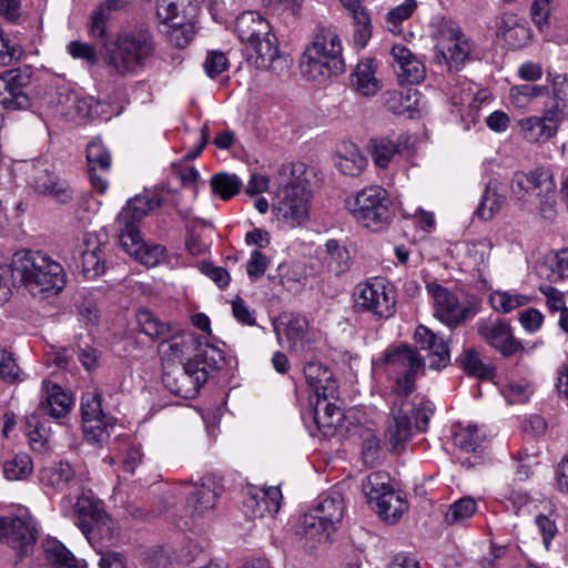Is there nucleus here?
<instances>
[{"mask_svg": "<svg viewBox=\"0 0 568 568\" xmlns=\"http://www.w3.org/2000/svg\"><path fill=\"white\" fill-rule=\"evenodd\" d=\"M11 275L33 296L60 293L67 278L62 265L38 251H20L13 255Z\"/></svg>", "mask_w": 568, "mask_h": 568, "instance_id": "nucleus-1", "label": "nucleus"}, {"mask_svg": "<svg viewBox=\"0 0 568 568\" xmlns=\"http://www.w3.org/2000/svg\"><path fill=\"white\" fill-rule=\"evenodd\" d=\"M342 53L343 45L337 29L332 24L320 23L301 58V72L308 80L317 82L343 73L345 64Z\"/></svg>", "mask_w": 568, "mask_h": 568, "instance_id": "nucleus-2", "label": "nucleus"}, {"mask_svg": "<svg viewBox=\"0 0 568 568\" xmlns=\"http://www.w3.org/2000/svg\"><path fill=\"white\" fill-rule=\"evenodd\" d=\"M154 52V41L148 28L136 27L113 41L104 43L103 60L115 73H134Z\"/></svg>", "mask_w": 568, "mask_h": 568, "instance_id": "nucleus-3", "label": "nucleus"}, {"mask_svg": "<svg viewBox=\"0 0 568 568\" xmlns=\"http://www.w3.org/2000/svg\"><path fill=\"white\" fill-rule=\"evenodd\" d=\"M430 38L434 44V63L449 72L459 71L469 60L473 51L470 39L459 24L444 17L433 19Z\"/></svg>", "mask_w": 568, "mask_h": 568, "instance_id": "nucleus-4", "label": "nucleus"}, {"mask_svg": "<svg viewBox=\"0 0 568 568\" xmlns=\"http://www.w3.org/2000/svg\"><path fill=\"white\" fill-rule=\"evenodd\" d=\"M346 211L364 227L381 231L393 219L392 200L385 189L369 185L345 200Z\"/></svg>", "mask_w": 568, "mask_h": 568, "instance_id": "nucleus-5", "label": "nucleus"}, {"mask_svg": "<svg viewBox=\"0 0 568 568\" xmlns=\"http://www.w3.org/2000/svg\"><path fill=\"white\" fill-rule=\"evenodd\" d=\"M397 397L392 408V422L386 429V437L393 448L410 437L413 422L418 430L424 432L435 408L430 400L419 399L418 403H412L405 399L407 396Z\"/></svg>", "mask_w": 568, "mask_h": 568, "instance_id": "nucleus-6", "label": "nucleus"}, {"mask_svg": "<svg viewBox=\"0 0 568 568\" xmlns=\"http://www.w3.org/2000/svg\"><path fill=\"white\" fill-rule=\"evenodd\" d=\"M161 357L164 365L204 359L210 365H219L222 353L219 348L201 342L194 334L183 332L163 341L160 345Z\"/></svg>", "mask_w": 568, "mask_h": 568, "instance_id": "nucleus-7", "label": "nucleus"}, {"mask_svg": "<svg viewBox=\"0 0 568 568\" xmlns=\"http://www.w3.org/2000/svg\"><path fill=\"white\" fill-rule=\"evenodd\" d=\"M395 290L383 278L373 277L355 287L354 307L357 312L369 313L377 320L389 318L395 313Z\"/></svg>", "mask_w": 568, "mask_h": 568, "instance_id": "nucleus-8", "label": "nucleus"}, {"mask_svg": "<svg viewBox=\"0 0 568 568\" xmlns=\"http://www.w3.org/2000/svg\"><path fill=\"white\" fill-rule=\"evenodd\" d=\"M426 290L433 301L434 316L450 328L464 324L478 313L475 301L462 302L456 293L435 281L428 282Z\"/></svg>", "mask_w": 568, "mask_h": 568, "instance_id": "nucleus-9", "label": "nucleus"}, {"mask_svg": "<svg viewBox=\"0 0 568 568\" xmlns=\"http://www.w3.org/2000/svg\"><path fill=\"white\" fill-rule=\"evenodd\" d=\"M219 365H210L207 361L199 359L183 363V366H176L165 371L162 381L165 387L183 398H194L200 388L206 383L211 371Z\"/></svg>", "mask_w": 568, "mask_h": 568, "instance_id": "nucleus-10", "label": "nucleus"}, {"mask_svg": "<svg viewBox=\"0 0 568 568\" xmlns=\"http://www.w3.org/2000/svg\"><path fill=\"white\" fill-rule=\"evenodd\" d=\"M308 194L298 184L286 185L277 193L273 212L276 219L290 227L303 224L308 217Z\"/></svg>", "mask_w": 568, "mask_h": 568, "instance_id": "nucleus-11", "label": "nucleus"}, {"mask_svg": "<svg viewBox=\"0 0 568 568\" xmlns=\"http://www.w3.org/2000/svg\"><path fill=\"white\" fill-rule=\"evenodd\" d=\"M476 327L479 337L505 357H510L523 349L520 342L514 336L510 324L504 318H481L476 323Z\"/></svg>", "mask_w": 568, "mask_h": 568, "instance_id": "nucleus-12", "label": "nucleus"}, {"mask_svg": "<svg viewBox=\"0 0 568 568\" xmlns=\"http://www.w3.org/2000/svg\"><path fill=\"white\" fill-rule=\"evenodd\" d=\"M422 358L417 351L409 346H398L386 355V364L403 376L396 379L397 396H408L415 389V373L422 367Z\"/></svg>", "mask_w": 568, "mask_h": 568, "instance_id": "nucleus-13", "label": "nucleus"}, {"mask_svg": "<svg viewBox=\"0 0 568 568\" xmlns=\"http://www.w3.org/2000/svg\"><path fill=\"white\" fill-rule=\"evenodd\" d=\"M30 74L20 69L4 71L0 75V104L4 109L26 110L31 104L28 93Z\"/></svg>", "mask_w": 568, "mask_h": 568, "instance_id": "nucleus-14", "label": "nucleus"}, {"mask_svg": "<svg viewBox=\"0 0 568 568\" xmlns=\"http://www.w3.org/2000/svg\"><path fill=\"white\" fill-rule=\"evenodd\" d=\"M36 526L31 517L0 516V540L27 554L36 541Z\"/></svg>", "mask_w": 568, "mask_h": 568, "instance_id": "nucleus-15", "label": "nucleus"}, {"mask_svg": "<svg viewBox=\"0 0 568 568\" xmlns=\"http://www.w3.org/2000/svg\"><path fill=\"white\" fill-rule=\"evenodd\" d=\"M81 412L83 432L92 440L102 443L109 438L108 428L111 426L108 416L101 408V395L88 392L82 396Z\"/></svg>", "mask_w": 568, "mask_h": 568, "instance_id": "nucleus-16", "label": "nucleus"}, {"mask_svg": "<svg viewBox=\"0 0 568 568\" xmlns=\"http://www.w3.org/2000/svg\"><path fill=\"white\" fill-rule=\"evenodd\" d=\"M246 52L252 63L262 70L280 72L287 67L286 59L280 54L277 39L268 31L246 45Z\"/></svg>", "mask_w": 568, "mask_h": 568, "instance_id": "nucleus-17", "label": "nucleus"}, {"mask_svg": "<svg viewBox=\"0 0 568 568\" xmlns=\"http://www.w3.org/2000/svg\"><path fill=\"white\" fill-rule=\"evenodd\" d=\"M104 240L101 235L95 233H84L79 240L75 252L81 257L82 273L85 277L94 278L104 273V248L106 244L105 235Z\"/></svg>", "mask_w": 568, "mask_h": 568, "instance_id": "nucleus-18", "label": "nucleus"}, {"mask_svg": "<svg viewBox=\"0 0 568 568\" xmlns=\"http://www.w3.org/2000/svg\"><path fill=\"white\" fill-rule=\"evenodd\" d=\"M527 178L532 195L538 199L540 214L545 219H552L556 191L552 172L547 168H537L528 173Z\"/></svg>", "mask_w": 568, "mask_h": 568, "instance_id": "nucleus-19", "label": "nucleus"}, {"mask_svg": "<svg viewBox=\"0 0 568 568\" xmlns=\"http://www.w3.org/2000/svg\"><path fill=\"white\" fill-rule=\"evenodd\" d=\"M394 68L402 83H420L426 77V68L420 59L407 47L394 44L390 50Z\"/></svg>", "mask_w": 568, "mask_h": 568, "instance_id": "nucleus-20", "label": "nucleus"}, {"mask_svg": "<svg viewBox=\"0 0 568 568\" xmlns=\"http://www.w3.org/2000/svg\"><path fill=\"white\" fill-rule=\"evenodd\" d=\"M333 164L341 174L356 178L365 171L368 160L356 144L343 142L333 155Z\"/></svg>", "mask_w": 568, "mask_h": 568, "instance_id": "nucleus-21", "label": "nucleus"}, {"mask_svg": "<svg viewBox=\"0 0 568 568\" xmlns=\"http://www.w3.org/2000/svg\"><path fill=\"white\" fill-rule=\"evenodd\" d=\"M282 494L278 487H268L267 489H250L244 499V507L251 517H264L274 515L280 509Z\"/></svg>", "mask_w": 568, "mask_h": 568, "instance_id": "nucleus-22", "label": "nucleus"}, {"mask_svg": "<svg viewBox=\"0 0 568 568\" xmlns=\"http://www.w3.org/2000/svg\"><path fill=\"white\" fill-rule=\"evenodd\" d=\"M304 376L308 386L317 397L337 398L338 387L332 372L321 363L311 362L304 367Z\"/></svg>", "mask_w": 568, "mask_h": 568, "instance_id": "nucleus-23", "label": "nucleus"}, {"mask_svg": "<svg viewBox=\"0 0 568 568\" xmlns=\"http://www.w3.org/2000/svg\"><path fill=\"white\" fill-rule=\"evenodd\" d=\"M414 338L422 349H430L429 366L434 369H440L449 363L448 346L444 341H438L437 336L425 325H418Z\"/></svg>", "mask_w": 568, "mask_h": 568, "instance_id": "nucleus-24", "label": "nucleus"}, {"mask_svg": "<svg viewBox=\"0 0 568 568\" xmlns=\"http://www.w3.org/2000/svg\"><path fill=\"white\" fill-rule=\"evenodd\" d=\"M376 64L367 58L361 60L351 75L355 91L363 97H374L382 89V82L376 78Z\"/></svg>", "mask_w": 568, "mask_h": 568, "instance_id": "nucleus-25", "label": "nucleus"}, {"mask_svg": "<svg viewBox=\"0 0 568 568\" xmlns=\"http://www.w3.org/2000/svg\"><path fill=\"white\" fill-rule=\"evenodd\" d=\"M80 530L93 546L113 542L119 538L118 524L105 511Z\"/></svg>", "mask_w": 568, "mask_h": 568, "instance_id": "nucleus-26", "label": "nucleus"}, {"mask_svg": "<svg viewBox=\"0 0 568 568\" xmlns=\"http://www.w3.org/2000/svg\"><path fill=\"white\" fill-rule=\"evenodd\" d=\"M506 202L507 186L497 180L489 181L483 194L477 214L481 220L489 221L500 212Z\"/></svg>", "mask_w": 568, "mask_h": 568, "instance_id": "nucleus-27", "label": "nucleus"}, {"mask_svg": "<svg viewBox=\"0 0 568 568\" xmlns=\"http://www.w3.org/2000/svg\"><path fill=\"white\" fill-rule=\"evenodd\" d=\"M32 185L37 192L52 196L61 203L72 199V192L65 181L54 176L45 169L39 170L32 176Z\"/></svg>", "mask_w": 568, "mask_h": 568, "instance_id": "nucleus-28", "label": "nucleus"}, {"mask_svg": "<svg viewBox=\"0 0 568 568\" xmlns=\"http://www.w3.org/2000/svg\"><path fill=\"white\" fill-rule=\"evenodd\" d=\"M217 493L207 484L193 485L186 499L185 510L192 518L201 517L215 508Z\"/></svg>", "mask_w": 568, "mask_h": 568, "instance_id": "nucleus-29", "label": "nucleus"}, {"mask_svg": "<svg viewBox=\"0 0 568 568\" xmlns=\"http://www.w3.org/2000/svg\"><path fill=\"white\" fill-rule=\"evenodd\" d=\"M332 397H317L314 407V420L324 435H331L343 420V412L339 406L332 403Z\"/></svg>", "mask_w": 568, "mask_h": 568, "instance_id": "nucleus-30", "label": "nucleus"}, {"mask_svg": "<svg viewBox=\"0 0 568 568\" xmlns=\"http://www.w3.org/2000/svg\"><path fill=\"white\" fill-rule=\"evenodd\" d=\"M72 405V397L59 385L52 384L47 386L45 398L39 404L38 410L53 418H62L71 410Z\"/></svg>", "mask_w": 568, "mask_h": 568, "instance_id": "nucleus-31", "label": "nucleus"}, {"mask_svg": "<svg viewBox=\"0 0 568 568\" xmlns=\"http://www.w3.org/2000/svg\"><path fill=\"white\" fill-rule=\"evenodd\" d=\"M282 324L284 332L292 349L300 352L312 342V333L310 332L307 320L298 314H290L283 317Z\"/></svg>", "mask_w": 568, "mask_h": 568, "instance_id": "nucleus-32", "label": "nucleus"}, {"mask_svg": "<svg viewBox=\"0 0 568 568\" xmlns=\"http://www.w3.org/2000/svg\"><path fill=\"white\" fill-rule=\"evenodd\" d=\"M270 23L255 11L242 13L236 19V32L240 40L248 45L264 34H268Z\"/></svg>", "mask_w": 568, "mask_h": 568, "instance_id": "nucleus-33", "label": "nucleus"}, {"mask_svg": "<svg viewBox=\"0 0 568 568\" xmlns=\"http://www.w3.org/2000/svg\"><path fill=\"white\" fill-rule=\"evenodd\" d=\"M347 14L353 18L355 24L354 41L359 47H365L372 37L371 17L359 0H341Z\"/></svg>", "mask_w": 568, "mask_h": 568, "instance_id": "nucleus-34", "label": "nucleus"}, {"mask_svg": "<svg viewBox=\"0 0 568 568\" xmlns=\"http://www.w3.org/2000/svg\"><path fill=\"white\" fill-rule=\"evenodd\" d=\"M321 263L328 273L338 276L349 268V252L336 240H328L321 252Z\"/></svg>", "mask_w": 568, "mask_h": 568, "instance_id": "nucleus-35", "label": "nucleus"}, {"mask_svg": "<svg viewBox=\"0 0 568 568\" xmlns=\"http://www.w3.org/2000/svg\"><path fill=\"white\" fill-rule=\"evenodd\" d=\"M39 478L44 486L63 491L74 481L75 471L68 462H59L41 468Z\"/></svg>", "mask_w": 568, "mask_h": 568, "instance_id": "nucleus-36", "label": "nucleus"}, {"mask_svg": "<svg viewBox=\"0 0 568 568\" xmlns=\"http://www.w3.org/2000/svg\"><path fill=\"white\" fill-rule=\"evenodd\" d=\"M312 511L318 515L328 528H333L336 531L344 515L342 494L333 490L328 495L321 497Z\"/></svg>", "mask_w": 568, "mask_h": 568, "instance_id": "nucleus-37", "label": "nucleus"}, {"mask_svg": "<svg viewBox=\"0 0 568 568\" xmlns=\"http://www.w3.org/2000/svg\"><path fill=\"white\" fill-rule=\"evenodd\" d=\"M372 508L376 510L383 520L394 524L408 509V504L400 491L393 489L384 495Z\"/></svg>", "mask_w": 568, "mask_h": 568, "instance_id": "nucleus-38", "label": "nucleus"}, {"mask_svg": "<svg viewBox=\"0 0 568 568\" xmlns=\"http://www.w3.org/2000/svg\"><path fill=\"white\" fill-rule=\"evenodd\" d=\"M72 507L77 518L75 524L80 529L87 527L90 521L104 511L102 503L91 491H83Z\"/></svg>", "mask_w": 568, "mask_h": 568, "instance_id": "nucleus-39", "label": "nucleus"}, {"mask_svg": "<svg viewBox=\"0 0 568 568\" xmlns=\"http://www.w3.org/2000/svg\"><path fill=\"white\" fill-rule=\"evenodd\" d=\"M362 489L368 504L373 507L384 495L393 490L390 477L387 473L375 471L369 474L362 483Z\"/></svg>", "mask_w": 568, "mask_h": 568, "instance_id": "nucleus-40", "label": "nucleus"}, {"mask_svg": "<svg viewBox=\"0 0 568 568\" xmlns=\"http://www.w3.org/2000/svg\"><path fill=\"white\" fill-rule=\"evenodd\" d=\"M548 85L518 84L509 89V101L517 109H527L531 102L539 97L549 95Z\"/></svg>", "mask_w": 568, "mask_h": 568, "instance_id": "nucleus-41", "label": "nucleus"}, {"mask_svg": "<svg viewBox=\"0 0 568 568\" xmlns=\"http://www.w3.org/2000/svg\"><path fill=\"white\" fill-rule=\"evenodd\" d=\"M164 32L171 44L178 48H184L195 36V21L192 16H186L181 20L168 24Z\"/></svg>", "mask_w": 568, "mask_h": 568, "instance_id": "nucleus-42", "label": "nucleus"}, {"mask_svg": "<svg viewBox=\"0 0 568 568\" xmlns=\"http://www.w3.org/2000/svg\"><path fill=\"white\" fill-rule=\"evenodd\" d=\"M335 530L328 528L318 515L314 511L305 514L300 519L298 534L305 536L308 539L317 541H327Z\"/></svg>", "mask_w": 568, "mask_h": 568, "instance_id": "nucleus-43", "label": "nucleus"}, {"mask_svg": "<svg viewBox=\"0 0 568 568\" xmlns=\"http://www.w3.org/2000/svg\"><path fill=\"white\" fill-rule=\"evenodd\" d=\"M529 297L514 291L496 290L489 294V303L494 311L508 314L529 303Z\"/></svg>", "mask_w": 568, "mask_h": 568, "instance_id": "nucleus-44", "label": "nucleus"}, {"mask_svg": "<svg viewBox=\"0 0 568 568\" xmlns=\"http://www.w3.org/2000/svg\"><path fill=\"white\" fill-rule=\"evenodd\" d=\"M455 444L465 452H476L486 439V434L476 424H458L454 434Z\"/></svg>", "mask_w": 568, "mask_h": 568, "instance_id": "nucleus-45", "label": "nucleus"}, {"mask_svg": "<svg viewBox=\"0 0 568 568\" xmlns=\"http://www.w3.org/2000/svg\"><path fill=\"white\" fill-rule=\"evenodd\" d=\"M136 322L145 335L155 338H168L171 334V325L169 323L161 322L152 312L149 310H140L136 313Z\"/></svg>", "mask_w": 568, "mask_h": 568, "instance_id": "nucleus-46", "label": "nucleus"}, {"mask_svg": "<svg viewBox=\"0 0 568 568\" xmlns=\"http://www.w3.org/2000/svg\"><path fill=\"white\" fill-rule=\"evenodd\" d=\"M524 139L530 143L549 140L556 133L552 126L547 124L539 116H529L519 121Z\"/></svg>", "mask_w": 568, "mask_h": 568, "instance_id": "nucleus-47", "label": "nucleus"}, {"mask_svg": "<svg viewBox=\"0 0 568 568\" xmlns=\"http://www.w3.org/2000/svg\"><path fill=\"white\" fill-rule=\"evenodd\" d=\"M210 184L213 193L224 201L236 195L243 185L242 180L236 174L226 172L214 174Z\"/></svg>", "mask_w": 568, "mask_h": 568, "instance_id": "nucleus-48", "label": "nucleus"}, {"mask_svg": "<svg viewBox=\"0 0 568 568\" xmlns=\"http://www.w3.org/2000/svg\"><path fill=\"white\" fill-rule=\"evenodd\" d=\"M153 201L145 195L131 199L119 214V222L139 223L152 209Z\"/></svg>", "mask_w": 568, "mask_h": 568, "instance_id": "nucleus-49", "label": "nucleus"}, {"mask_svg": "<svg viewBox=\"0 0 568 568\" xmlns=\"http://www.w3.org/2000/svg\"><path fill=\"white\" fill-rule=\"evenodd\" d=\"M32 470V459L26 453H19L3 464V475L11 481L27 479Z\"/></svg>", "mask_w": 568, "mask_h": 568, "instance_id": "nucleus-50", "label": "nucleus"}, {"mask_svg": "<svg viewBox=\"0 0 568 568\" xmlns=\"http://www.w3.org/2000/svg\"><path fill=\"white\" fill-rule=\"evenodd\" d=\"M372 158L374 163L386 169L395 154L399 153L400 144L388 138H379L371 142Z\"/></svg>", "mask_w": 568, "mask_h": 568, "instance_id": "nucleus-51", "label": "nucleus"}, {"mask_svg": "<svg viewBox=\"0 0 568 568\" xmlns=\"http://www.w3.org/2000/svg\"><path fill=\"white\" fill-rule=\"evenodd\" d=\"M477 511V501L471 497H463L453 503L445 515L448 525H463Z\"/></svg>", "mask_w": 568, "mask_h": 568, "instance_id": "nucleus-52", "label": "nucleus"}, {"mask_svg": "<svg viewBox=\"0 0 568 568\" xmlns=\"http://www.w3.org/2000/svg\"><path fill=\"white\" fill-rule=\"evenodd\" d=\"M87 160L89 168H98L100 172H108L111 168V154L99 138L89 143Z\"/></svg>", "mask_w": 568, "mask_h": 568, "instance_id": "nucleus-53", "label": "nucleus"}, {"mask_svg": "<svg viewBox=\"0 0 568 568\" xmlns=\"http://www.w3.org/2000/svg\"><path fill=\"white\" fill-rule=\"evenodd\" d=\"M120 224L123 226L120 233V243L125 252L133 256L144 243L138 225L129 222H120Z\"/></svg>", "mask_w": 568, "mask_h": 568, "instance_id": "nucleus-54", "label": "nucleus"}, {"mask_svg": "<svg viewBox=\"0 0 568 568\" xmlns=\"http://www.w3.org/2000/svg\"><path fill=\"white\" fill-rule=\"evenodd\" d=\"M491 248L493 243L488 239L473 242L468 247V255L478 272H483L487 267Z\"/></svg>", "mask_w": 568, "mask_h": 568, "instance_id": "nucleus-55", "label": "nucleus"}, {"mask_svg": "<svg viewBox=\"0 0 568 568\" xmlns=\"http://www.w3.org/2000/svg\"><path fill=\"white\" fill-rule=\"evenodd\" d=\"M507 509L516 515L530 514L535 508V501L524 491L511 489L506 494Z\"/></svg>", "mask_w": 568, "mask_h": 568, "instance_id": "nucleus-56", "label": "nucleus"}, {"mask_svg": "<svg viewBox=\"0 0 568 568\" xmlns=\"http://www.w3.org/2000/svg\"><path fill=\"white\" fill-rule=\"evenodd\" d=\"M409 90L398 91V90H390L386 91L383 94V102L384 105L393 113L395 114H402L405 113L407 110H409L410 104V95Z\"/></svg>", "mask_w": 568, "mask_h": 568, "instance_id": "nucleus-57", "label": "nucleus"}, {"mask_svg": "<svg viewBox=\"0 0 568 568\" xmlns=\"http://www.w3.org/2000/svg\"><path fill=\"white\" fill-rule=\"evenodd\" d=\"M180 0H156V14L165 26L186 17L180 12Z\"/></svg>", "mask_w": 568, "mask_h": 568, "instance_id": "nucleus-58", "label": "nucleus"}, {"mask_svg": "<svg viewBox=\"0 0 568 568\" xmlns=\"http://www.w3.org/2000/svg\"><path fill=\"white\" fill-rule=\"evenodd\" d=\"M548 267L551 274L550 281L568 277V248L560 250L547 257Z\"/></svg>", "mask_w": 568, "mask_h": 568, "instance_id": "nucleus-59", "label": "nucleus"}, {"mask_svg": "<svg viewBox=\"0 0 568 568\" xmlns=\"http://www.w3.org/2000/svg\"><path fill=\"white\" fill-rule=\"evenodd\" d=\"M164 253L165 248L162 245L143 243L133 257L148 267H154L161 262Z\"/></svg>", "mask_w": 568, "mask_h": 568, "instance_id": "nucleus-60", "label": "nucleus"}, {"mask_svg": "<svg viewBox=\"0 0 568 568\" xmlns=\"http://www.w3.org/2000/svg\"><path fill=\"white\" fill-rule=\"evenodd\" d=\"M462 363L465 371L470 375L480 378L488 377L490 375V367L486 366L481 362L479 354L475 349L466 351Z\"/></svg>", "mask_w": 568, "mask_h": 568, "instance_id": "nucleus-61", "label": "nucleus"}, {"mask_svg": "<svg viewBox=\"0 0 568 568\" xmlns=\"http://www.w3.org/2000/svg\"><path fill=\"white\" fill-rule=\"evenodd\" d=\"M23 53L22 47L4 38L0 30V64L9 65L14 61H19Z\"/></svg>", "mask_w": 568, "mask_h": 568, "instance_id": "nucleus-62", "label": "nucleus"}, {"mask_svg": "<svg viewBox=\"0 0 568 568\" xmlns=\"http://www.w3.org/2000/svg\"><path fill=\"white\" fill-rule=\"evenodd\" d=\"M416 8L417 2L415 0H405L403 3L388 11L386 21L396 28L410 18Z\"/></svg>", "mask_w": 568, "mask_h": 568, "instance_id": "nucleus-63", "label": "nucleus"}, {"mask_svg": "<svg viewBox=\"0 0 568 568\" xmlns=\"http://www.w3.org/2000/svg\"><path fill=\"white\" fill-rule=\"evenodd\" d=\"M229 67V60L222 51H210L204 62L206 74L214 78L225 71Z\"/></svg>", "mask_w": 568, "mask_h": 568, "instance_id": "nucleus-64", "label": "nucleus"}]
</instances>
